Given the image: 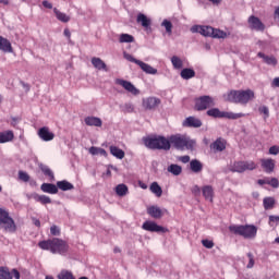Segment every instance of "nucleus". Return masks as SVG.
<instances>
[{
  "label": "nucleus",
  "instance_id": "obj_1",
  "mask_svg": "<svg viewBox=\"0 0 279 279\" xmlns=\"http://www.w3.org/2000/svg\"><path fill=\"white\" fill-rule=\"evenodd\" d=\"M38 246L40 250L49 251L51 254H60L61 256L66 255V252H69V244L59 238L40 241Z\"/></svg>",
  "mask_w": 279,
  "mask_h": 279
},
{
  "label": "nucleus",
  "instance_id": "obj_2",
  "mask_svg": "<svg viewBox=\"0 0 279 279\" xmlns=\"http://www.w3.org/2000/svg\"><path fill=\"white\" fill-rule=\"evenodd\" d=\"M254 90L252 89H241V90H230L229 93L223 95V98L226 101H230L231 104H241L242 106H245L246 104H250L252 99H254Z\"/></svg>",
  "mask_w": 279,
  "mask_h": 279
},
{
  "label": "nucleus",
  "instance_id": "obj_3",
  "mask_svg": "<svg viewBox=\"0 0 279 279\" xmlns=\"http://www.w3.org/2000/svg\"><path fill=\"white\" fill-rule=\"evenodd\" d=\"M143 143L148 149H163L165 151H169V149H171L169 138L160 135L143 137Z\"/></svg>",
  "mask_w": 279,
  "mask_h": 279
},
{
  "label": "nucleus",
  "instance_id": "obj_4",
  "mask_svg": "<svg viewBox=\"0 0 279 279\" xmlns=\"http://www.w3.org/2000/svg\"><path fill=\"white\" fill-rule=\"evenodd\" d=\"M190 31L192 32V34H201L202 36H205V37L228 38V33L219 28H214L211 26L194 25L191 27Z\"/></svg>",
  "mask_w": 279,
  "mask_h": 279
},
{
  "label": "nucleus",
  "instance_id": "obj_5",
  "mask_svg": "<svg viewBox=\"0 0 279 279\" xmlns=\"http://www.w3.org/2000/svg\"><path fill=\"white\" fill-rule=\"evenodd\" d=\"M170 145H173L175 149H187L190 151H193L195 149L196 142L194 140H191L189 136L185 135H171L169 137Z\"/></svg>",
  "mask_w": 279,
  "mask_h": 279
},
{
  "label": "nucleus",
  "instance_id": "obj_6",
  "mask_svg": "<svg viewBox=\"0 0 279 279\" xmlns=\"http://www.w3.org/2000/svg\"><path fill=\"white\" fill-rule=\"evenodd\" d=\"M229 232L243 236V239H255L258 228L254 225H231L229 226Z\"/></svg>",
  "mask_w": 279,
  "mask_h": 279
},
{
  "label": "nucleus",
  "instance_id": "obj_7",
  "mask_svg": "<svg viewBox=\"0 0 279 279\" xmlns=\"http://www.w3.org/2000/svg\"><path fill=\"white\" fill-rule=\"evenodd\" d=\"M0 230L14 234L16 232V222L10 217V213L4 208H0Z\"/></svg>",
  "mask_w": 279,
  "mask_h": 279
},
{
  "label": "nucleus",
  "instance_id": "obj_8",
  "mask_svg": "<svg viewBox=\"0 0 279 279\" xmlns=\"http://www.w3.org/2000/svg\"><path fill=\"white\" fill-rule=\"evenodd\" d=\"M194 104V110H197V112H204V110L215 108L216 106L215 98L208 95L196 97Z\"/></svg>",
  "mask_w": 279,
  "mask_h": 279
},
{
  "label": "nucleus",
  "instance_id": "obj_9",
  "mask_svg": "<svg viewBox=\"0 0 279 279\" xmlns=\"http://www.w3.org/2000/svg\"><path fill=\"white\" fill-rule=\"evenodd\" d=\"M207 117H213V119H241L245 117V113H234V112H226L219 110V108H211L207 110Z\"/></svg>",
  "mask_w": 279,
  "mask_h": 279
},
{
  "label": "nucleus",
  "instance_id": "obj_10",
  "mask_svg": "<svg viewBox=\"0 0 279 279\" xmlns=\"http://www.w3.org/2000/svg\"><path fill=\"white\" fill-rule=\"evenodd\" d=\"M256 163L254 161H236L230 167L232 173H244V171H254Z\"/></svg>",
  "mask_w": 279,
  "mask_h": 279
},
{
  "label": "nucleus",
  "instance_id": "obj_11",
  "mask_svg": "<svg viewBox=\"0 0 279 279\" xmlns=\"http://www.w3.org/2000/svg\"><path fill=\"white\" fill-rule=\"evenodd\" d=\"M116 84H118V86H122V88L128 90V93H131V95H141V90H138V88H136L132 82L125 81L123 78H117Z\"/></svg>",
  "mask_w": 279,
  "mask_h": 279
},
{
  "label": "nucleus",
  "instance_id": "obj_12",
  "mask_svg": "<svg viewBox=\"0 0 279 279\" xmlns=\"http://www.w3.org/2000/svg\"><path fill=\"white\" fill-rule=\"evenodd\" d=\"M142 229L146 230V232H167V229L162 226H159L158 223H156L155 221H145L142 225Z\"/></svg>",
  "mask_w": 279,
  "mask_h": 279
},
{
  "label": "nucleus",
  "instance_id": "obj_13",
  "mask_svg": "<svg viewBox=\"0 0 279 279\" xmlns=\"http://www.w3.org/2000/svg\"><path fill=\"white\" fill-rule=\"evenodd\" d=\"M142 104L145 110H154L158 108V106H160L161 101H160V98L148 97V98H144Z\"/></svg>",
  "mask_w": 279,
  "mask_h": 279
},
{
  "label": "nucleus",
  "instance_id": "obj_14",
  "mask_svg": "<svg viewBox=\"0 0 279 279\" xmlns=\"http://www.w3.org/2000/svg\"><path fill=\"white\" fill-rule=\"evenodd\" d=\"M248 24L251 25V29H255L256 32H265V24H263L260 19L254 15L248 17Z\"/></svg>",
  "mask_w": 279,
  "mask_h": 279
},
{
  "label": "nucleus",
  "instance_id": "obj_15",
  "mask_svg": "<svg viewBox=\"0 0 279 279\" xmlns=\"http://www.w3.org/2000/svg\"><path fill=\"white\" fill-rule=\"evenodd\" d=\"M38 136L45 142L53 141V138H56V134L49 131V128L47 126H43L38 130Z\"/></svg>",
  "mask_w": 279,
  "mask_h": 279
},
{
  "label": "nucleus",
  "instance_id": "obj_16",
  "mask_svg": "<svg viewBox=\"0 0 279 279\" xmlns=\"http://www.w3.org/2000/svg\"><path fill=\"white\" fill-rule=\"evenodd\" d=\"M257 58H262L263 62L267 64L268 66H277L278 65V59L274 56H267L264 52H258Z\"/></svg>",
  "mask_w": 279,
  "mask_h": 279
},
{
  "label": "nucleus",
  "instance_id": "obj_17",
  "mask_svg": "<svg viewBox=\"0 0 279 279\" xmlns=\"http://www.w3.org/2000/svg\"><path fill=\"white\" fill-rule=\"evenodd\" d=\"M183 125L185 128H202L203 123H202V120H199L198 118L189 117L183 122Z\"/></svg>",
  "mask_w": 279,
  "mask_h": 279
},
{
  "label": "nucleus",
  "instance_id": "obj_18",
  "mask_svg": "<svg viewBox=\"0 0 279 279\" xmlns=\"http://www.w3.org/2000/svg\"><path fill=\"white\" fill-rule=\"evenodd\" d=\"M84 121L85 125H89L90 128H101L104 125L101 119L97 117H86Z\"/></svg>",
  "mask_w": 279,
  "mask_h": 279
},
{
  "label": "nucleus",
  "instance_id": "obj_19",
  "mask_svg": "<svg viewBox=\"0 0 279 279\" xmlns=\"http://www.w3.org/2000/svg\"><path fill=\"white\" fill-rule=\"evenodd\" d=\"M262 167L266 173H274V169H276V161H274V159H263Z\"/></svg>",
  "mask_w": 279,
  "mask_h": 279
},
{
  "label": "nucleus",
  "instance_id": "obj_20",
  "mask_svg": "<svg viewBox=\"0 0 279 279\" xmlns=\"http://www.w3.org/2000/svg\"><path fill=\"white\" fill-rule=\"evenodd\" d=\"M0 51L12 53V44L3 36H0Z\"/></svg>",
  "mask_w": 279,
  "mask_h": 279
},
{
  "label": "nucleus",
  "instance_id": "obj_21",
  "mask_svg": "<svg viewBox=\"0 0 279 279\" xmlns=\"http://www.w3.org/2000/svg\"><path fill=\"white\" fill-rule=\"evenodd\" d=\"M92 64L98 71L108 72V65H106V62H104V60H101V58H97V57L92 58Z\"/></svg>",
  "mask_w": 279,
  "mask_h": 279
},
{
  "label": "nucleus",
  "instance_id": "obj_22",
  "mask_svg": "<svg viewBox=\"0 0 279 279\" xmlns=\"http://www.w3.org/2000/svg\"><path fill=\"white\" fill-rule=\"evenodd\" d=\"M137 66H140V69H142V71L144 73H146L147 75H156V73H158V70L156 68H154L143 61H140Z\"/></svg>",
  "mask_w": 279,
  "mask_h": 279
},
{
  "label": "nucleus",
  "instance_id": "obj_23",
  "mask_svg": "<svg viewBox=\"0 0 279 279\" xmlns=\"http://www.w3.org/2000/svg\"><path fill=\"white\" fill-rule=\"evenodd\" d=\"M147 215L153 217V219H160L162 217V209L158 206H149L147 208Z\"/></svg>",
  "mask_w": 279,
  "mask_h": 279
},
{
  "label": "nucleus",
  "instance_id": "obj_24",
  "mask_svg": "<svg viewBox=\"0 0 279 279\" xmlns=\"http://www.w3.org/2000/svg\"><path fill=\"white\" fill-rule=\"evenodd\" d=\"M43 193H49L56 195L58 193V186L53 183H43L40 186Z\"/></svg>",
  "mask_w": 279,
  "mask_h": 279
},
{
  "label": "nucleus",
  "instance_id": "obj_25",
  "mask_svg": "<svg viewBox=\"0 0 279 279\" xmlns=\"http://www.w3.org/2000/svg\"><path fill=\"white\" fill-rule=\"evenodd\" d=\"M31 199H35V202H39V204H51V197L47 195H40L38 193H33L29 196Z\"/></svg>",
  "mask_w": 279,
  "mask_h": 279
},
{
  "label": "nucleus",
  "instance_id": "obj_26",
  "mask_svg": "<svg viewBox=\"0 0 279 279\" xmlns=\"http://www.w3.org/2000/svg\"><path fill=\"white\" fill-rule=\"evenodd\" d=\"M38 167L44 175L49 178L50 182H53V180H56V175L53 174V171L49 169V166L45 163H39Z\"/></svg>",
  "mask_w": 279,
  "mask_h": 279
},
{
  "label": "nucleus",
  "instance_id": "obj_27",
  "mask_svg": "<svg viewBox=\"0 0 279 279\" xmlns=\"http://www.w3.org/2000/svg\"><path fill=\"white\" fill-rule=\"evenodd\" d=\"M202 193L205 199L213 202V197H215V190L210 185L203 186Z\"/></svg>",
  "mask_w": 279,
  "mask_h": 279
},
{
  "label": "nucleus",
  "instance_id": "obj_28",
  "mask_svg": "<svg viewBox=\"0 0 279 279\" xmlns=\"http://www.w3.org/2000/svg\"><path fill=\"white\" fill-rule=\"evenodd\" d=\"M10 141H14V132L12 131L0 132V144L10 143Z\"/></svg>",
  "mask_w": 279,
  "mask_h": 279
},
{
  "label": "nucleus",
  "instance_id": "obj_29",
  "mask_svg": "<svg viewBox=\"0 0 279 279\" xmlns=\"http://www.w3.org/2000/svg\"><path fill=\"white\" fill-rule=\"evenodd\" d=\"M110 154L118 158V160H123L125 158V151L117 146H110Z\"/></svg>",
  "mask_w": 279,
  "mask_h": 279
},
{
  "label": "nucleus",
  "instance_id": "obj_30",
  "mask_svg": "<svg viewBox=\"0 0 279 279\" xmlns=\"http://www.w3.org/2000/svg\"><path fill=\"white\" fill-rule=\"evenodd\" d=\"M190 169L193 171V173H199L202 172V169H204V166L199 160L193 159L190 161Z\"/></svg>",
  "mask_w": 279,
  "mask_h": 279
},
{
  "label": "nucleus",
  "instance_id": "obj_31",
  "mask_svg": "<svg viewBox=\"0 0 279 279\" xmlns=\"http://www.w3.org/2000/svg\"><path fill=\"white\" fill-rule=\"evenodd\" d=\"M57 189H60V191H73L75 186L71 182L63 180L57 182Z\"/></svg>",
  "mask_w": 279,
  "mask_h": 279
},
{
  "label": "nucleus",
  "instance_id": "obj_32",
  "mask_svg": "<svg viewBox=\"0 0 279 279\" xmlns=\"http://www.w3.org/2000/svg\"><path fill=\"white\" fill-rule=\"evenodd\" d=\"M137 23H140L142 25V27H145L147 29V27H149L151 25V20H149L147 17V15L143 14V13H140L137 15V19H136Z\"/></svg>",
  "mask_w": 279,
  "mask_h": 279
},
{
  "label": "nucleus",
  "instance_id": "obj_33",
  "mask_svg": "<svg viewBox=\"0 0 279 279\" xmlns=\"http://www.w3.org/2000/svg\"><path fill=\"white\" fill-rule=\"evenodd\" d=\"M56 17L61 22V23H69L71 21V16L66 15V13H62L58 8L53 9Z\"/></svg>",
  "mask_w": 279,
  "mask_h": 279
},
{
  "label": "nucleus",
  "instance_id": "obj_34",
  "mask_svg": "<svg viewBox=\"0 0 279 279\" xmlns=\"http://www.w3.org/2000/svg\"><path fill=\"white\" fill-rule=\"evenodd\" d=\"M89 154H92V156H104L105 158H108V151H106V149L104 148H99L96 146H92L89 148Z\"/></svg>",
  "mask_w": 279,
  "mask_h": 279
},
{
  "label": "nucleus",
  "instance_id": "obj_35",
  "mask_svg": "<svg viewBox=\"0 0 279 279\" xmlns=\"http://www.w3.org/2000/svg\"><path fill=\"white\" fill-rule=\"evenodd\" d=\"M149 191L156 195V197H162V187L158 182H153L149 186Z\"/></svg>",
  "mask_w": 279,
  "mask_h": 279
},
{
  "label": "nucleus",
  "instance_id": "obj_36",
  "mask_svg": "<svg viewBox=\"0 0 279 279\" xmlns=\"http://www.w3.org/2000/svg\"><path fill=\"white\" fill-rule=\"evenodd\" d=\"M210 149H214L215 153L217 151H223L226 149V143L221 140H216L211 145Z\"/></svg>",
  "mask_w": 279,
  "mask_h": 279
},
{
  "label": "nucleus",
  "instance_id": "obj_37",
  "mask_svg": "<svg viewBox=\"0 0 279 279\" xmlns=\"http://www.w3.org/2000/svg\"><path fill=\"white\" fill-rule=\"evenodd\" d=\"M167 171L172 175H180L182 173V167L177 163H171L168 166Z\"/></svg>",
  "mask_w": 279,
  "mask_h": 279
},
{
  "label": "nucleus",
  "instance_id": "obj_38",
  "mask_svg": "<svg viewBox=\"0 0 279 279\" xmlns=\"http://www.w3.org/2000/svg\"><path fill=\"white\" fill-rule=\"evenodd\" d=\"M181 77L183 80H192V77H195V70L191 68H185L181 71Z\"/></svg>",
  "mask_w": 279,
  "mask_h": 279
},
{
  "label": "nucleus",
  "instance_id": "obj_39",
  "mask_svg": "<svg viewBox=\"0 0 279 279\" xmlns=\"http://www.w3.org/2000/svg\"><path fill=\"white\" fill-rule=\"evenodd\" d=\"M265 210H271L276 204V199L274 197H265L263 201Z\"/></svg>",
  "mask_w": 279,
  "mask_h": 279
},
{
  "label": "nucleus",
  "instance_id": "obj_40",
  "mask_svg": "<svg viewBox=\"0 0 279 279\" xmlns=\"http://www.w3.org/2000/svg\"><path fill=\"white\" fill-rule=\"evenodd\" d=\"M116 193L119 195V197H123L128 195V185L125 184H119L116 186Z\"/></svg>",
  "mask_w": 279,
  "mask_h": 279
},
{
  "label": "nucleus",
  "instance_id": "obj_41",
  "mask_svg": "<svg viewBox=\"0 0 279 279\" xmlns=\"http://www.w3.org/2000/svg\"><path fill=\"white\" fill-rule=\"evenodd\" d=\"M0 279H12V272H10V268L0 267Z\"/></svg>",
  "mask_w": 279,
  "mask_h": 279
},
{
  "label": "nucleus",
  "instance_id": "obj_42",
  "mask_svg": "<svg viewBox=\"0 0 279 279\" xmlns=\"http://www.w3.org/2000/svg\"><path fill=\"white\" fill-rule=\"evenodd\" d=\"M58 279H75V276L69 270H61L58 275Z\"/></svg>",
  "mask_w": 279,
  "mask_h": 279
},
{
  "label": "nucleus",
  "instance_id": "obj_43",
  "mask_svg": "<svg viewBox=\"0 0 279 279\" xmlns=\"http://www.w3.org/2000/svg\"><path fill=\"white\" fill-rule=\"evenodd\" d=\"M171 62L174 69H182L183 66L182 59H180V57L173 56L171 58Z\"/></svg>",
  "mask_w": 279,
  "mask_h": 279
},
{
  "label": "nucleus",
  "instance_id": "obj_44",
  "mask_svg": "<svg viewBox=\"0 0 279 279\" xmlns=\"http://www.w3.org/2000/svg\"><path fill=\"white\" fill-rule=\"evenodd\" d=\"M120 43H134V36L130 34H121L120 35Z\"/></svg>",
  "mask_w": 279,
  "mask_h": 279
},
{
  "label": "nucleus",
  "instance_id": "obj_45",
  "mask_svg": "<svg viewBox=\"0 0 279 279\" xmlns=\"http://www.w3.org/2000/svg\"><path fill=\"white\" fill-rule=\"evenodd\" d=\"M161 27L166 28L167 34H171L173 29V24L169 20H163L161 23Z\"/></svg>",
  "mask_w": 279,
  "mask_h": 279
},
{
  "label": "nucleus",
  "instance_id": "obj_46",
  "mask_svg": "<svg viewBox=\"0 0 279 279\" xmlns=\"http://www.w3.org/2000/svg\"><path fill=\"white\" fill-rule=\"evenodd\" d=\"M120 108H121L122 112H128V113L134 112V105H132L130 102L121 105Z\"/></svg>",
  "mask_w": 279,
  "mask_h": 279
},
{
  "label": "nucleus",
  "instance_id": "obj_47",
  "mask_svg": "<svg viewBox=\"0 0 279 279\" xmlns=\"http://www.w3.org/2000/svg\"><path fill=\"white\" fill-rule=\"evenodd\" d=\"M123 56H124V59L128 60L129 62H133L134 64H137V66L138 64H141V60L134 58L132 54L124 52Z\"/></svg>",
  "mask_w": 279,
  "mask_h": 279
},
{
  "label": "nucleus",
  "instance_id": "obj_48",
  "mask_svg": "<svg viewBox=\"0 0 279 279\" xmlns=\"http://www.w3.org/2000/svg\"><path fill=\"white\" fill-rule=\"evenodd\" d=\"M19 180H21L22 182H29V174L23 170H20Z\"/></svg>",
  "mask_w": 279,
  "mask_h": 279
},
{
  "label": "nucleus",
  "instance_id": "obj_49",
  "mask_svg": "<svg viewBox=\"0 0 279 279\" xmlns=\"http://www.w3.org/2000/svg\"><path fill=\"white\" fill-rule=\"evenodd\" d=\"M260 114H264V119H269V108L267 106L259 107Z\"/></svg>",
  "mask_w": 279,
  "mask_h": 279
},
{
  "label": "nucleus",
  "instance_id": "obj_50",
  "mask_svg": "<svg viewBox=\"0 0 279 279\" xmlns=\"http://www.w3.org/2000/svg\"><path fill=\"white\" fill-rule=\"evenodd\" d=\"M248 264L246 265L247 269H252L254 267V254L247 253Z\"/></svg>",
  "mask_w": 279,
  "mask_h": 279
},
{
  "label": "nucleus",
  "instance_id": "obj_51",
  "mask_svg": "<svg viewBox=\"0 0 279 279\" xmlns=\"http://www.w3.org/2000/svg\"><path fill=\"white\" fill-rule=\"evenodd\" d=\"M50 233L52 236H60V228L58 226L50 227Z\"/></svg>",
  "mask_w": 279,
  "mask_h": 279
},
{
  "label": "nucleus",
  "instance_id": "obj_52",
  "mask_svg": "<svg viewBox=\"0 0 279 279\" xmlns=\"http://www.w3.org/2000/svg\"><path fill=\"white\" fill-rule=\"evenodd\" d=\"M202 243L207 250H213V247H215V243L210 240H203Z\"/></svg>",
  "mask_w": 279,
  "mask_h": 279
},
{
  "label": "nucleus",
  "instance_id": "obj_53",
  "mask_svg": "<svg viewBox=\"0 0 279 279\" xmlns=\"http://www.w3.org/2000/svg\"><path fill=\"white\" fill-rule=\"evenodd\" d=\"M269 154H270V156H278L279 155V146H271L270 148H269Z\"/></svg>",
  "mask_w": 279,
  "mask_h": 279
},
{
  "label": "nucleus",
  "instance_id": "obj_54",
  "mask_svg": "<svg viewBox=\"0 0 279 279\" xmlns=\"http://www.w3.org/2000/svg\"><path fill=\"white\" fill-rule=\"evenodd\" d=\"M192 193L193 195H196V196L202 195V189H199L198 185H194L192 187Z\"/></svg>",
  "mask_w": 279,
  "mask_h": 279
},
{
  "label": "nucleus",
  "instance_id": "obj_55",
  "mask_svg": "<svg viewBox=\"0 0 279 279\" xmlns=\"http://www.w3.org/2000/svg\"><path fill=\"white\" fill-rule=\"evenodd\" d=\"M11 276H12V278L21 279V272H19V270L16 268H13L11 270Z\"/></svg>",
  "mask_w": 279,
  "mask_h": 279
},
{
  "label": "nucleus",
  "instance_id": "obj_56",
  "mask_svg": "<svg viewBox=\"0 0 279 279\" xmlns=\"http://www.w3.org/2000/svg\"><path fill=\"white\" fill-rule=\"evenodd\" d=\"M270 186H272V189H278L279 186V181L276 178H270Z\"/></svg>",
  "mask_w": 279,
  "mask_h": 279
},
{
  "label": "nucleus",
  "instance_id": "obj_57",
  "mask_svg": "<svg viewBox=\"0 0 279 279\" xmlns=\"http://www.w3.org/2000/svg\"><path fill=\"white\" fill-rule=\"evenodd\" d=\"M41 3L47 10H53V4L51 2L44 0Z\"/></svg>",
  "mask_w": 279,
  "mask_h": 279
},
{
  "label": "nucleus",
  "instance_id": "obj_58",
  "mask_svg": "<svg viewBox=\"0 0 279 279\" xmlns=\"http://www.w3.org/2000/svg\"><path fill=\"white\" fill-rule=\"evenodd\" d=\"M180 161L186 165V162H191V157L189 155L182 156L180 157Z\"/></svg>",
  "mask_w": 279,
  "mask_h": 279
},
{
  "label": "nucleus",
  "instance_id": "obj_59",
  "mask_svg": "<svg viewBox=\"0 0 279 279\" xmlns=\"http://www.w3.org/2000/svg\"><path fill=\"white\" fill-rule=\"evenodd\" d=\"M279 216H269V223H278Z\"/></svg>",
  "mask_w": 279,
  "mask_h": 279
},
{
  "label": "nucleus",
  "instance_id": "obj_60",
  "mask_svg": "<svg viewBox=\"0 0 279 279\" xmlns=\"http://www.w3.org/2000/svg\"><path fill=\"white\" fill-rule=\"evenodd\" d=\"M271 86L275 88H279V77H275L272 80Z\"/></svg>",
  "mask_w": 279,
  "mask_h": 279
},
{
  "label": "nucleus",
  "instance_id": "obj_61",
  "mask_svg": "<svg viewBox=\"0 0 279 279\" xmlns=\"http://www.w3.org/2000/svg\"><path fill=\"white\" fill-rule=\"evenodd\" d=\"M32 222L34 223V226H36V228H40V220L37 218H32Z\"/></svg>",
  "mask_w": 279,
  "mask_h": 279
},
{
  "label": "nucleus",
  "instance_id": "obj_62",
  "mask_svg": "<svg viewBox=\"0 0 279 279\" xmlns=\"http://www.w3.org/2000/svg\"><path fill=\"white\" fill-rule=\"evenodd\" d=\"M275 21H279V7L275 9V14H274Z\"/></svg>",
  "mask_w": 279,
  "mask_h": 279
},
{
  "label": "nucleus",
  "instance_id": "obj_63",
  "mask_svg": "<svg viewBox=\"0 0 279 279\" xmlns=\"http://www.w3.org/2000/svg\"><path fill=\"white\" fill-rule=\"evenodd\" d=\"M63 34H64V36H65L66 38L71 39V31H69V28H65V29L63 31Z\"/></svg>",
  "mask_w": 279,
  "mask_h": 279
},
{
  "label": "nucleus",
  "instance_id": "obj_64",
  "mask_svg": "<svg viewBox=\"0 0 279 279\" xmlns=\"http://www.w3.org/2000/svg\"><path fill=\"white\" fill-rule=\"evenodd\" d=\"M22 86H23V88H25L26 93H29V85L22 82Z\"/></svg>",
  "mask_w": 279,
  "mask_h": 279
}]
</instances>
